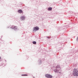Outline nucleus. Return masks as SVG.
<instances>
[{
  "mask_svg": "<svg viewBox=\"0 0 78 78\" xmlns=\"http://www.w3.org/2000/svg\"><path fill=\"white\" fill-rule=\"evenodd\" d=\"M2 59V58L0 56V59Z\"/></svg>",
  "mask_w": 78,
  "mask_h": 78,
  "instance_id": "obj_15",
  "label": "nucleus"
},
{
  "mask_svg": "<svg viewBox=\"0 0 78 78\" xmlns=\"http://www.w3.org/2000/svg\"><path fill=\"white\" fill-rule=\"evenodd\" d=\"M56 69H61V67H60V66L59 65H58L56 67Z\"/></svg>",
  "mask_w": 78,
  "mask_h": 78,
  "instance_id": "obj_6",
  "label": "nucleus"
},
{
  "mask_svg": "<svg viewBox=\"0 0 78 78\" xmlns=\"http://www.w3.org/2000/svg\"><path fill=\"white\" fill-rule=\"evenodd\" d=\"M33 43L34 44H36V41H33Z\"/></svg>",
  "mask_w": 78,
  "mask_h": 78,
  "instance_id": "obj_11",
  "label": "nucleus"
},
{
  "mask_svg": "<svg viewBox=\"0 0 78 78\" xmlns=\"http://www.w3.org/2000/svg\"><path fill=\"white\" fill-rule=\"evenodd\" d=\"M47 37L48 39H49L50 38V37Z\"/></svg>",
  "mask_w": 78,
  "mask_h": 78,
  "instance_id": "obj_14",
  "label": "nucleus"
},
{
  "mask_svg": "<svg viewBox=\"0 0 78 78\" xmlns=\"http://www.w3.org/2000/svg\"><path fill=\"white\" fill-rule=\"evenodd\" d=\"M25 17L24 16H22L21 17V20H25Z\"/></svg>",
  "mask_w": 78,
  "mask_h": 78,
  "instance_id": "obj_7",
  "label": "nucleus"
},
{
  "mask_svg": "<svg viewBox=\"0 0 78 78\" xmlns=\"http://www.w3.org/2000/svg\"><path fill=\"white\" fill-rule=\"evenodd\" d=\"M45 76L47 78H51L52 76L49 74H46L45 75Z\"/></svg>",
  "mask_w": 78,
  "mask_h": 78,
  "instance_id": "obj_3",
  "label": "nucleus"
},
{
  "mask_svg": "<svg viewBox=\"0 0 78 78\" xmlns=\"http://www.w3.org/2000/svg\"><path fill=\"white\" fill-rule=\"evenodd\" d=\"M76 40L77 41H78V37L77 38Z\"/></svg>",
  "mask_w": 78,
  "mask_h": 78,
  "instance_id": "obj_13",
  "label": "nucleus"
},
{
  "mask_svg": "<svg viewBox=\"0 0 78 78\" xmlns=\"http://www.w3.org/2000/svg\"><path fill=\"white\" fill-rule=\"evenodd\" d=\"M22 76H27V74H22Z\"/></svg>",
  "mask_w": 78,
  "mask_h": 78,
  "instance_id": "obj_12",
  "label": "nucleus"
},
{
  "mask_svg": "<svg viewBox=\"0 0 78 78\" xmlns=\"http://www.w3.org/2000/svg\"><path fill=\"white\" fill-rule=\"evenodd\" d=\"M53 70L55 73H59V69H54Z\"/></svg>",
  "mask_w": 78,
  "mask_h": 78,
  "instance_id": "obj_5",
  "label": "nucleus"
},
{
  "mask_svg": "<svg viewBox=\"0 0 78 78\" xmlns=\"http://www.w3.org/2000/svg\"><path fill=\"white\" fill-rule=\"evenodd\" d=\"M11 28H12V29H13L14 30L16 31L17 30V27L16 26H12V27H11Z\"/></svg>",
  "mask_w": 78,
  "mask_h": 78,
  "instance_id": "obj_4",
  "label": "nucleus"
},
{
  "mask_svg": "<svg viewBox=\"0 0 78 78\" xmlns=\"http://www.w3.org/2000/svg\"><path fill=\"white\" fill-rule=\"evenodd\" d=\"M38 63L40 64H41L42 63V62L41 61V60L40 59H39L38 61Z\"/></svg>",
  "mask_w": 78,
  "mask_h": 78,
  "instance_id": "obj_8",
  "label": "nucleus"
},
{
  "mask_svg": "<svg viewBox=\"0 0 78 78\" xmlns=\"http://www.w3.org/2000/svg\"><path fill=\"white\" fill-rule=\"evenodd\" d=\"M73 75L76 76L78 75V69H74L73 71Z\"/></svg>",
  "mask_w": 78,
  "mask_h": 78,
  "instance_id": "obj_1",
  "label": "nucleus"
},
{
  "mask_svg": "<svg viewBox=\"0 0 78 78\" xmlns=\"http://www.w3.org/2000/svg\"><path fill=\"white\" fill-rule=\"evenodd\" d=\"M19 13H22V10H20L18 11Z\"/></svg>",
  "mask_w": 78,
  "mask_h": 78,
  "instance_id": "obj_9",
  "label": "nucleus"
},
{
  "mask_svg": "<svg viewBox=\"0 0 78 78\" xmlns=\"http://www.w3.org/2000/svg\"><path fill=\"white\" fill-rule=\"evenodd\" d=\"M48 10H49L51 11V9H52V8L49 7V8H48Z\"/></svg>",
  "mask_w": 78,
  "mask_h": 78,
  "instance_id": "obj_10",
  "label": "nucleus"
},
{
  "mask_svg": "<svg viewBox=\"0 0 78 78\" xmlns=\"http://www.w3.org/2000/svg\"><path fill=\"white\" fill-rule=\"evenodd\" d=\"M39 30V27H34L33 31L36 32V31H37V30Z\"/></svg>",
  "mask_w": 78,
  "mask_h": 78,
  "instance_id": "obj_2",
  "label": "nucleus"
}]
</instances>
